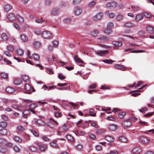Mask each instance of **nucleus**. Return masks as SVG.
Segmentation results:
<instances>
[{
    "mask_svg": "<svg viewBox=\"0 0 154 154\" xmlns=\"http://www.w3.org/2000/svg\"><path fill=\"white\" fill-rule=\"evenodd\" d=\"M118 5L117 2L114 1L109 2L106 4V7L107 8L112 9L116 8Z\"/></svg>",
    "mask_w": 154,
    "mask_h": 154,
    "instance_id": "nucleus-1",
    "label": "nucleus"
},
{
    "mask_svg": "<svg viewBox=\"0 0 154 154\" xmlns=\"http://www.w3.org/2000/svg\"><path fill=\"white\" fill-rule=\"evenodd\" d=\"M43 38L45 39H49L52 36V34L50 32L48 31L43 32L42 34Z\"/></svg>",
    "mask_w": 154,
    "mask_h": 154,
    "instance_id": "nucleus-2",
    "label": "nucleus"
},
{
    "mask_svg": "<svg viewBox=\"0 0 154 154\" xmlns=\"http://www.w3.org/2000/svg\"><path fill=\"white\" fill-rule=\"evenodd\" d=\"M25 89L28 91L26 92L28 94H30L32 91H34L33 88H32L30 85L28 84H26L24 86Z\"/></svg>",
    "mask_w": 154,
    "mask_h": 154,
    "instance_id": "nucleus-3",
    "label": "nucleus"
},
{
    "mask_svg": "<svg viewBox=\"0 0 154 154\" xmlns=\"http://www.w3.org/2000/svg\"><path fill=\"white\" fill-rule=\"evenodd\" d=\"M124 26L127 28H130L135 26V24L131 21H128L125 23Z\"/></svg>",
    "mask_w": 154,
    "mask_h": 154,
    "instance_id": "nucleus-4",
    "label": "nucleus"
},
{
    "mask_svg": "<svg viewBox=\"0 0 154 154\" xmlns=\"http://www.w3.org/2000/svg\"><path fill=\"white\" fill-rule=\"evenodd\" d=\"M103 16V13L102 12H100L95 15L93 17V19L95 21H97L101 19Z\"/></svg>",
    "mask_w": 154,
    "mask_h": 154,
    "instance_id": "nucleus-5",
    "label": "nucleus"
},
{
    "mask_svg": "<svg viewBox=\"0 0 154 154\" xmlns=\"http://www.w3.org/2000/svg\"><path fill=\"white\" fill-rule=\"evenodd\" d=\"M74 11L75 14L76 15L78 16L82 13V10L80 7H76L75 8Z\"/></svg>",
    "mask_w": 154,
    "mask_h": 154,
    "instance_id": "nucleus-6",
    "label": "nucleus"
},
{
    "mask_svg": "<svg viewBox=\"0 0 154 154\" xmlns=\"http://www.w3.org/2000/svg\"><path fill=\"white\" fill-rule=\"evenodd\" d=\"M146 30L148 33L150 34L154 33V29L152 26L149 25L146 27Z\"/></svg>",
    "mask_w": 154,
    "mask_h": 154,
    "instance_id": "nucleus-7",
    "label": "nucleus"
},
{
    "mask_svg": "<svg viewBox=\"0 0 154 154\" xmlns=\"http://www.w3.org/2000/svg\"><path fill=\"white\" fill-rule=\"evenodd\" d=\"M118 139L119 141L122 143H126L128 141L127 138L125 136H122L119 137Z\"/></svg>",
    "mask_w": 154,
    "mask_h": 154,
    "instance_id": "nucleus-8",
    "label": "nucleus"
},
{
    "mask_svg": "<svg viewBox=\"0 0 154 154\" xmlns=\"http://www.w3.org/2000/svg\"><path fill=\"white\" fill-rule=\"evenodd\" d=\"M95 53L97 54L100 55L101 56L104 55L106 53H108V51H95Z\"/></svg>",
    "mask_w": 154,
    "mask_h": 154,
    "instance_id": "nucleus-9",
    "label": "nucleus"
},
{
    "mask_svg": "<svg viewBox=\"0 0 154 154\" xmlns=\"http://www.w3.org/2000/svg\"><path fill=\"white\" fill-rule=\"evenodd\" d=\"M108 128L110 131H114L118 129V127L114 124H110L109 125Z\"/></svg>",
    "mask_w": 154,
    "mask_h": 154,
    "instance_id": "nucleus-10",
    "label": "nucleus"
},
{
    "mask_svg": "<svg viewBox=\"0 0 154 154\" xmlns=\"http://www.w3.org/2000/svg\"><path fill=\"white\" fill-rule=\"evenodd\" d=\"M112 44L114 46H116L114 47V48H117L118 47L122 45V42L118 41H113L112 42Z\"/></svg>",
    "mask_w": 154,
    "mask_h": 154,
    "instance_id": "nucleus-11",
    "label": "nucleus"
},
{
    "mask_svg": "<svg viewBox=\"0 0 154 154\" xmlns=\"http://www.w3.org/2000/svg\"><path fill=\"white\" fill-rule=\"evenodd\" d=\"M122 124L124 127H128L131 125V123L129 121H125L122 122Z\"/></svg>",
    "mask_w": 154,
    "mask_h": 154,
    "instance_id": "nucleus-12",
    "label": "nucleus"
},
{
    "mask_svg": "<svg viewBox=\"0 0 154 154\" xmlns=\"http://www.w3.org/2000/svg\"><path fill=\"white\" fill-rule=\"evenodd\" d=\"M33 46L35 48H38L41 46L40 42L38 41H34L32 44Z\"/></svg>",
    "mask_w": 154,
    "mask_h": 154,
    "instance_id": "nucleus-13",
    "label": "nucleus"
},
{
    "mask_svg": "<svg viewBox=\"0 0 154 154\" xmlns=\"http://www.w3.org/2000/svg\"><path fill=\"white\" fill-rule=\"evenodd\" d=\"M114 67L115 68L122 70L123 71L126 70V68L124 67L122 65L120 64H115L114 65Z\"/></svg>",
    "mask_w": 154,
    "mask_h": 154,
    "instance_id": "nucleus-14",
    "label": "nucleus"
},
{
    "mask_svg": "<svg viewBox=\"0 0 154 154\" xmlns=\"http://www.w3.org/2000/svg\"><path fill=\"white\" fill-rule=\"evenodd\" d=\"M8 17L11 21L15 20L16 18V17L13 14H11L8 15Z\"/></svg>",
    "mask_w": 154,
    "mask_h": 154,
    "instance_id": "nucleus-15",
    "label": "nucleus"
},
{
    "mask_svg": "<svg viewBox=\"0 0 154 154\" xmlns=\"http://www.w3.org/2000/svg\"><path fill=\"white\" fill-rule=\"evenodd\" d=\"M15 91V89L13 87H8L6 89V92L8 93H11L14 92Z\"/></svg>",
    "mask_w": 154,
    "mask_h": 154,
    "instance_id": "nucleus-16",
    "label": "nucleus"
},
{
    "mask_svg": "<svg viewBox=\"0 0 154 154\" xmlns=\"http://www.w3.org/2000/svg\"><path fill=\"white\" fill-rule=\"evenodd\" d=\"M140 141L143 143H148V139L144 136L141 137L140 138Z\"/></svg>",
    "mask_w": 154,
    "mask_h": 154,
    "instance_id": "nucleus-17",
    "label": "nucleus"
},
{
    "mask_svg": "<svg viewBox=\"0 0 154 154\" xmlns=\"http://www.w3.org/2000/svg\"><path fill=\"white\" fill-rule=\"evenodd\" d=\"M143 16L142 15L138 14L137 15L135 18V20L137 22H138L143 18Z\"/></svg>",
    "mask_w": 154,
    "mask_h": 154,
    "instance_id": "nucleus-18",
    "label": "nucleus"
},
{
    "mask_svg": "<svg viewBox=\"0 0 154 154\" xmlns=\"http://www.w3.org/2000/svg\"><path fill=\"white\" fill-rule=\"evenodd\" d=\"M5 11L6 12H8L12 8V6L8 4H6L4 8Z\"/></svg>",
    "mask_w": 154,
    "mask_h": 154,
    "instance_id": "nucleus-19",
    "label": "nucleus"
},
{
    "mask_svg": "<svg viewBox=\"0 0 154 154\" xmlns=\"http://www.w3.org/2000/svg\"><path fill=\"white\" fill-rule=\"evenodd\" d=\"M54 109L56 110V111L55 112V116L56 117H60L61 116V114L59 111H60L58 109H56V107L55 106H54Z\"/></svg>",
    "mask_w": 154,
    "mask_h": 154,
    "instance_id": "nucleus-20",
    "label": "nucleus"
},
{
    "mask_svg": "<svg viewBox=\"0 0 154 154\" xmlns=\"http://www.w3.org/2000/svg\"><path fill=\"white\" fill-rule=\"evenodd\" d=\"M106 140L109 142H113L114 140V138L110 136H106L105 137Z\"/></svg>",
    "mask_w": 154,
    "mask_h": 154,
    "instance_id": "nucleus-21",
    "label": "nucleus"
},
{
    "mask_svg": "<svg viewBox=\"0 0 154 154\" xmlns=\"http://www.w3.org/2000/svg\"><path fill=\"white\" fill-rule=\"evenodd\" d=\"M40 150L42 151H45L46 149L47 146L45 144H40L39 146Z\"/></svg>",
    "mask_w": 154,
    "mask_h": 154,
    "instance_id": "nucleus-22",
    "label": "nucleus"
},
{
    "mask_svg": "<svg viewBox=\"0 0 154 154\" xmlns=\"http://www.w3.org/2000/svg\"><path fill=\"white\" fill-rule=\"evenodd\" d=\"M21 38L22 41L23 42H26L28 41V38L24 34L21 35Z\"/></svg>",
    "mask_w": 154,
    "mask_h": 154,
    "instance_id": "nucleus-23",
    "label": "nucleus"
},
{
    "mask_svg": "<svg viewBox=\"0 0 154 154\" xmlns=\"http://www.w3.org/2000/svg\"><path fill=\"white\" fill-rule=\"evenodd\" d=\"M16 18L19 21L20 23H23L24 21L23 17L19 14L17 15L16 16Z\"/></svg>",
    "mask_w": 154,
    "mask_h": 154,
    "instance_id": "nucleus-24",
    "label": "nucleus"
},
{
    "mask_svg": "<svg viewBox=\"0 0 154 154\" xmlns=\"http://www.w3.org/2000/svg\"><path fill=\"white\" fill-rule=\"evenodd\" d=\"M8 133L7 130L5 129H3L0 130V135H7Z\"/></svg>",
    "mask_w": 154,
    "mask_h": 154,
    "instance_id": "nucleus-25",
    "label": "nucleus"
},
{
    "mask_svg": "<svg viewBox=\"0 0 154 154\" xmlns=\"http://www.w3.org/2000/svg\"><path fill=\"white\" fill-rule=\"evenodd\" d=\"M16 52L17 54L20 56H22L24 54V51L20 49H17Z\"/></svg>",
    "mask_w": 154,
    "mask_h": 154,
    "instance_id": "nucleus-26",
    "label": "nucleus"
},
{
    "mask_svg": "<svg viewBox=\"0 0 154 154\" xmlns=\"http://www.w3.org/2000/svg\"><path fill=\"white\" fill-rule=\"evenodd\" d=\"M2 38L4 41H7L8 40V36L5 33H3L2 35Z\"/></svg>",
    "mask_w": 154,
    "mask_h": 154,
    "instance_id": "nucleus-27",
    "label": "nucleus"
},
{
    "mask_svg": "<svg viewBox=\"0 0 154 154\" xmlns=\"http://www.w3.org/2000/svg\"><path fill=\"white\" fill-rule=\"evenodd\" d=\"M59 9L57 8H54L52 11L51 14L52 15H56L59 13Z\"/></svg>",
    "mask_w": 154,
    "mask_h": 154,
    "instance_id": "nucleus-28",
    "label": "nucleus"
},
{
    "mask_svg": "<svg viewBox=\"0 0 154 154\" xmlns=\"http://www.w3.org/2000/svg\"><path fill=\"white\" fill-rule=\"evenodd\" d=\"M22 80L25 82H27L29 81V79L28 76L26 75H24L22 77Z\"/></svg>",
    "mask_w": 154,
    "mask_h": 154,
    "instance_id": "nucleus-29",
    "label": "nucleus"
},
{
    "mask_svg": "<svg viewBox=\"0 0 154 154\" xmlns=\"http://www.w3.org/2000/svg\"><path fill=\"white\" fill-rule=\"evenodd\" d=\"M14 83L16 85H18L22 84V81L20 79H17L14 81Z\"/></svg>",
    "mask_w": 154,
    "mask_h": 154,
    "instance_id": "nucleus-30",
    "label": "nucleus"
},
{
    "mask_svg": "<svg viewBox=\"0 0 154 154\" xmlns=\"http://www.w3.org/2000/svg\"><path fill=\"white\" fill-rule=\"evenodd\" d=\"M75 134L78 136H83L84 135L85 132L83 131L78 130L76 131Z\"/></svg>",
    "mask_w": 154,
    "mask_h": 154,
    "instance_id": "nucleus-31",
    "label": "nucleus"
},
{
    "mask_svg": "<svg viewBox=\"0 0 154 154\" xmlns=\"http://www.w3.org/2000/svg\"><path fill=\"white\" fill-rule=\"evenodd\" d=\"M131 50V53H141V52H144V51L143 50H132L131 51V50L130 49H128L126 50H125V51H129Z\"/></svg>",
    "mask_w": 154,
    "mask_h": 154,
    "instance_id": "nucleus-32",
    "label": "nucleus"
},
{
    "mask_svg": "<svg viewBox=\"0 0 154 154\" xmlns=\"http://www.w3.org/2000/svg\"><path fill=\"white\" fill-rule=\"evenodd\" d=\"M103 62H104L106 63H107L108 64H111L112 63L114 62V61L112 60H109V59H105L103 60H102Z\"/></svg>",
    "mask_w": 154,
    "mask_h": 154,
    "instance_id": "nucleus-33",
    "label": "nucleus"
},
{
    "mask_svg": "<svg viewBox=\"0 0 154 154\" xmlns=\"http://www.w3.org/2000/svg\"><path fill=\"white\" fill-rule=\"evenodd\" d=\"M98 33V31L97 30H94L92 31L91 32V35L94 37H96L97 36Z\"/></svg>",
    "mask_w": 154,
    "mask_h": 154,
    "instance_id": "nucleus-34",
    "label": "nucleus"
},
{
    "mask_svg": "<svg viewBox=\"0 0 154 154\" xmlns=\"http://www.w3.org/2000/svg\"><path fill=\"white\" fill-rule=\"evenodd\" d=\"M98 39L101 41H106L109 39V38L105 36H103L98 38Z\"/></svg>",
    "mask_w": 154,
    "mask_h": 154,
    "instance_id": "nucleus-35",
    "label": "nucleus"
},
{
    "mask_svg": "<svg viewBox=\"0 0 154 154\" xmlns=\"http://www.w3.org/2000/svg\"><path fill=\"white\" fill-rule=\"evenodd\" d=\"M74 59L76 62L79 63H83V61L80 58H79L77 55H76L74 57Z\"/></svg>",
    "mask_w": 154,
    "mask_h": 154,
    "instance_id": "nucleus-36",
    "label": "nucleus"
},
{
    "mask_svg": "<svg viewBox=\"0 0 154 154\" xmlns=\"http://www.w3.org/2000/svg\"><path fill=\"white\" fill-rule=\"evenodd\" d=\"M32 57L35 60H38L40 59L39 55L37 54H34L32 55Z\"/></svg>",
    "mask_w": 154,
    "mask_h": 154,
    "instance_id": "nucleus-37",
    "label": "nucleus"
},
{
    "mask_svg": "<svg viewBox=\"0 0 154 154\" xmlns=\"http://www.w3.org/2000/svg\"><path fill=\"white\" fill-rule=\"evenodd\" d=\"M37 123L38 124L41 125H45V123L41 119H39L37 121Z\"/></svg>",
    "mask_w": 154,
    "mask_h": 154,
    "instance_id": "nucleus-38",
    "label": "nucleus"
},
{
    "mask_svg": "<svg viewBox=\"0 0 154 154\" xmlns=\"http://www.w3.org/2000/svg\"><path fill=\"white\" fill-rule=\"evenodd\" d=\"M0 76L2 78L7 79L8 77V75L7 74L4 72H2L0 74Z\"/></svg>",
    "mask_w": 154,
    "mask_h": 154,
    "instance_id": "nucleus-39",
    "label": "nucleus"
},
{
    "mask_svg": "<svg viewBox=\"0 0 154 154\" xmlns=\"http://www.w3.org/2000/svg\"><path fill=\"white\" fill-rule=\"evenodd\" d=\"M29 149L31 151L33 152H36L38 150L37 147L32 146L30 147Z\"/></svg>",
    "mask_w": 154,
    "mask_h": 154,
    "instance_id": "nucleus-40",
    "label": "nucleus"
},
{
    "mask_svg": "<svg viewBox=\"0 0 154 154\" xmlns=\"http://www.w3.org/2000/svg\"><path fill=\"white\" fill-rule=\"evenodd\" d=\"M50 144L52 146L57 148H59V146H58L57 144L56 143V141L55 140L53 142L51 143Z\"/></svg>",
    "mask_w": 154,
    "mask_h": 154,
    "instance_id": "nucleus-41",
    "label": "nucleus"
},
{
    "mask_svg": "<svg viewBox=\"0 0 154 154\" xmlns=\"http://www.w3.org/2000/svg\"><path fill=\"white\" fill-rule=\"evenodd\" d=\"M114 26V24L112 22H109L107 25V28L111 29Z\"/></svg>",
    "mask_w": 154,
    "mask_h": 154,
    "instance_id": "nucleus-42",
    "label": "nucleus"
},
{
    "mask_svg": "<svg viewBox=\"0 0 154 154\" xmlns=\"http://www.w3.org/2000/svg\"><path fill=\"white\" fill-rule=\"evenodd\" d=\"M123 15L119 14L116 17V19L118 21H121L123 19Z\"/></svg>",
    "mask_w": 154,
    "mask_h": 154,
    "instance_id": "nucleus-43",
    "label": "nucleus"
},
{
    "mask_svg": "<svg viewBox=\"0 0 154 154\" xmlns=\"http://www.w3.org/2000/svg\"><path fill=\"white\" fill-rule=\"evenodd\" d=\"M144 15L145 17L147 18H151L152 17L151 15L148 12H145L144 14Z\"/></svg>",
    "mask_w": 154,
    "mask_h": 154,
    "instance_id": "nucleus-44",
    "label": "nucleus"
},
{
    "mask_svg": "<svg viewBox=\"0 0 154 154\" xmlns=\"http://www.w3.org/2000/svg\"><path fill=\"white\" fill-rule=\"evenodd\" d=\"M111 32V29L107 28H106L104 31V33L108 35L110 34Z\"/></svg>",
    "mask_w": 154,
    "mask_h": 154,
    "instance_id": "nucleus-45",
    "label": "nucleus"
},
{
    "mask_svg": "<svg viewBox=\"0 0 154 154\" xmlns=\"http://www.w3.org/2000/svg\"><path fill=\"white\" fill-rule=\"evenodd\" d=\"M66 138L69 141H73L74 140V138L71 135L69 134L67 135Z\"/></svg>",
    "mask_w": 154,
    "mask_h": 154,
    "instance_id": "nucleus-46",
    "label": "nucleus"
},
{
    "mask_svg": "<svg viewBox=\"0 0 154 154\" xmlns=\"http://www.w3.org/2000/svg\"><path fill=\"white\" fill-rule=\"evenodd\" d=\"M14 140L17 142H21L22 141V139L17 136H14Z\"/></svg>",
    "mask_w": 154,
    "mask_h": 154,
    "instance_id": "nucleus-47",
    "label": "nucleus"
},
{
    "mask_svg": "<svg viewBox=\"0 0 154 154\" xmlns=\"http://www.w3.org/2000/svg\"><path fill=\"white\" fill-rule=\"evenodd\" d=\"M7 124L5 122H0V126L2 127H5L7 126Z\"/></svg>",
    "mask_w": 154,
    "mask_h": 154,
    "instance_id": "nucleus-48",
    "label": "nucleus"
},
{
    "mask_svg": "<svg viewBox=\"0 0 154 154\" xmlns=\"http://www.w3.org/2000/svg\"><path fill=\"white\" fill-rule=\"evenodd\" d=\"M7 149L5 148L4 147L3 148L1 146H0V151L3 153H5L7 152Z\"/></svg>",
    "mask_w": 154,
    "mask_h": 154,
    "instance_id": "nucleus-49",
    "label": "nucleus"
},
{
    "mask_svg": "<svg viewBox=\"0 0 154 154\" xmlns=\"http://www.w3.org/2000/svg\"><path fill=\"white\" fill-rule=\"evenodd\" d=\"M126 113L124 112H120L119 114V116L120 118H123L125 115Z\"/></svg>",
    "mask_w": 154,
    "mask_h": 154,
    "instance_id": "nucleus-50",
    "label": "nucleus"
},
{
    "mask_svg": "<svg viewBox=\"0 0 154 154\" xmlns=\"http://www.w3.org/2000/svg\"><path fill=\"white\" fill-rule=\"evenodd\" d=\"M71 20L70 18H68L64 19L63 20V22L64 23H69L71 22Z\"/></svg>",
    "mask_w": 154,
    "mask_h": 154,
    "instance_id": "nucleus-51",
    "label": "nucleus"
},
{
    "mask_svg": "<svg viewBox=\"0 0 154 154\" xmlns=\"http://www.w3.org/2000/svg\"><path fill=\"white\" fill-rule=\"evenodd\" d=\"M7 49L9 51L12 52L14 51V49L13 46L11 45H9L7 46Z\"/></svg>",
    "mask_w": 154,
    "mask_h": 154,
    "instance_id": "nucleus-52",
    "label": "nucleus"
},
{
    "mask_svg": "<svg viewBox=\"0 0 154 154\" xmlns=\"http://www.w3.org/2000/svg\"><path fill=\"white\" fill-rule=\"evenodd\" d=\"M82 0H73V4L74 5H77L79 4Z\"/></svg>",
    "mask_w": 154,
    "mask_h": 154,
    "instance_id": "nucleus-53",
    "label": "nucleus"
},
{
    "mask_svg": "<svg viewBox=\"0 0 154 154\" xmlns=\"http://www.w3.org/2000/svg\"><path fill=\"white\" fill-rule=\"evenodd\" d=\"M147 110V109L146 107H143L139 109V111L141 112L144 113Z\"/></svg>",
    "mask_w": 154,
    "mask_h": 154,
    "instance_id": "nucleus-54",
    "label": "nucleus"
},
{
    "mask_svg": "<svg viewBox=\"0 0 154 154\" xmlns=\"http://www.w3.org/2000/svg\"><path fill=\"white\" fill-rule=\"evenodd\" d=\"M37 106L36 104L35 103H33L31 104L29 106V107L30 108V109H32L35 108Z\"/></svg>",
    "mask_w": 154,
    "mask_h": 154,
    "instance_id": "nucleus-55",
    "label": "nucleus"
},
{
    "mask_svg": "<svg viewBox=\"0 0 154 154\" xmlns=\"http://www.w3.org/2000/svg\"><path fill=\"white\" fill-rule=\"evenodd\" d=\"M76 148L79 150H81L83 148L82 146V145L79 144L76 147Z\"/></svg>",
    "mask_w": 154,
    "mask_h": 154,
    "instance_id": "nucleus-56",
    "label": "nucleus"
},
{
    "mask_svg": "<svg viewBox=\"0 0 154 154\" xmlns=\"http://www.w3.org/2000/svg\"><path fill=\"white\" fill-rule=\"evenodd\" d=\"M6 142V140L5 139L0 138V144H5Z\"/></svg>",
    "mask_w": 154,
    "mask_h": 154,
    "instance_id": "nucleus-57",
    "label": "nucleus"
},
{
    "mask_svg": "<svg viewBox=\"0 0 154 154\" xmlns=\"http://www.w3.org/2000/svg\"><path fill=\"white\" fill-rule=\"evenodd\" d=\"M35 21L38 23H42L43 22L42 18L41 17L39 19H36L35 20Z\"/></svg>",
    "mask_w": 154,
    "mask_h": 154,
    "instance_id": "nucleus-58",
    "label": "nucleus"
},
{
    "mask_svg": "<svg viewBox=\"0 0 154 154\" xmlns=\"http://www.w3.org/2000/svg\"><path fill=\"white\" fill-rule=\"evenodd\" d=\"M4 54L6 56L10 57L11 56V53L8 51H6L4 52Z\"/></svg>",
    "mask_w": 154,
    "mask_h": 154,
    "instance_id": "nucleus-59",
    "label": "nucleus"
},
{
    "mask_svg": "<svg viewBox=\"0 0 154 154\" xmlns=\"http://www.w3.org/2000/svg\"><path fill=\"white\" fill-rule=\"evenodd\" d=\"M96 149L97 151H100L102 150V146L100 145H97L96 146Z\"/></svg>",
    "mask_w": 154,
    "mask_h": 154,
    "instance_id": "nucleus-60",
    "label": "nucleus"
},
{
    "mask_svg": "<svg viewBox=\"0 0 154 154\" xmlns=\"http://www.w3.org/2000/svg\"><path fill=\"white\" fill-rule=\"evenodd\" d=\"M32 133L35 136L38 137L39 136V134L37 133L35 130H32L31 131Z\"/></svg>",
    "mask_w": 154,
    "mask_h": 154,
    "instance_id": "nucleus-61",
    "label": "nucleus"
},
{
    "mask_svg": "<svg viewBox=\"0 0 154 154\" xmlns=\"http://www.w3.org/2000/svg\"><path fill=\"white\" fill-rule=\"evenodd\" d=\"M96 88V85L95 84H93L89 86V89H94Z\"/></svg>",
    "mask_w": 154,
    "mask_h": 154,
    "instance_id": "nucleus-62",
    "label": "nucleus"
},
{
    "mask_svg": "<svg viewBox=\"0 0 154 154\" xmlns=\"http://www.w3.org/2000/svg\"><path fill=\"white\" fill-rule=\"evenodd\" d=\"M53 44L54 46L57 47V46L59 44L57 40H54L53 42Z\"/></svg>",
    "mask_w": 154,
    "mask_h": 154,
    "instance_id": "nucleus-63",
    "label": "nucleus"
},
{
    "mask_svg": "<svg viewBox=\"0 0 154 154\" xmlns=\"http://www.w3.org/2000/svg\"><path fill=\"white\" fill-rule=\"evenodd\" d=\"M14 150L16 152H18L19 151L20 149L19 147L16 146H14L13 147Z\"/></svg>",
    "mask_w": 154,
    "mask_h": 154,
    "instance_id": "nucleus-64",
    "label": "nucleus"
}]
</instances>
